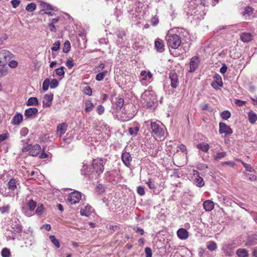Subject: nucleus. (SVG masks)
<instances>
[{"label": "nucleus", "instance_id": "nucleus-1", "mask_svg": "<svg viewBox=\"0 0 257 257\" xmlns=\"http://www.w3.org/2000/svg\"><path fill=\"white\" fill-rule=\"evenodd\" d=\"M188 8L187 15L188 16H192L193 20L198 21L204 18L206 14L204 10H203L201 6L196 5L194 1L189 2Z\"/></svg>", "mask_w": 257, "mask_h": 257}, {"label": "nucleus", "instance_id": "nucleus-2", "mask_svg": "<svg viewBox=\"0 0 257 257\" xmlns=\"http://www.w3.org/2000/svg\"><path fill=\"white\" fill-rule=\"evenodd\" d=\"M147 126H150V132L159 137H164L167 132L165 126L159 120L153 121L149 120L145 122Z\"/></svg>", "mask_w": 257, "mask_h": 257}, {"label": "nucleus", "instance_id": "nucleus-3", "mask_svg": "<svg viewBox=\"0 0 257 257\" xmlns=\"http://www.w3.org/2000/svg\"><path fill=\"white\" fill-rule=\"evenodd\" d=\"M141 100L144 106L147 107H152L157 101L155 92L152 90L145 91L142 94Z\"/></svg>", "mask_w": 257, "mask_h": 257}, {"label": "nucleus", "instance_id": "nucleus-4", "mask_svg": "<svg viewBox=\"0 0 257 257\" xmlns=\"http://www.w3.org/2000/svg\"><path fill=\"white\" fill-rule=\"evenodd\" d=\"M166 40L168 47L175 49L178 48L181 43L180 37L177 34H168L166 36Z\"/></svg>", "mask_w": 257, "mask_h": 257}, {"label": "nucleus", "instance_id": "nucleus-5", "mask_svg": "<svg viewBox=\"0 0 257 257\" xmlns=\"http://www.w3.org/2000/svg\"><path fill=\"white\" fill-rule=\"evenodd\" d=\"M14 55L9 51L3 50L0 51V64L7 65V63L13 58Z\"/></svg>", "mask_w": 257, "mask_h": 257}, {"label": "nucleus", "instance_id": "nucleus-6", "mask_svg": "<svg viewBox=\"0 0 257 257\" xmlns=\"http://www.w3.org/2000/svg\"><path fill=\"white\" fill-rule=\"evenodd\" d=\"M133 108L134 105L133 104L128 105L127 106H126V105H125L124 108L123 109V112L125 115V116L123 117L124 121L128 120L134 117L136 113L134 110L133 111L131 110Z\"/></svg>", "mask_w": 257, "mask_h": 257}, {"label": "nucleus", "instance_id": "nucleus-7", "mask_svg": "<svg viewBox=\"0 0 257 257\" xmlns=\"http://www.w3.org/2000/svg\"><path fill=\"white\" fill-rule=\"evenodd\" d=\"M92 166L96 173L99 175L102 173L104 170L103 160L99 158L94 159L92 162Z\"/></svg>", "mask_w": 257, "mask_h": 257}, {"label": "nucleus", "instance_id": "nucleus-8", "mask_svg": "<svg viewBox=\"0 0 257 257\" xmlns=\"http://www.w3.org/2000/svg\"><path fill=\"white\" fill-rule=\"evenodd\" d=\"M81 198V195L80 192L74 191L69 194L67 200L71 204H75L79 202Z\"/></svg>", "mask_w": 257, "mask_h": 257}, {"label": "nucleus", "instance_id": "nucleus-9", "mask_svg": "<svg viewBox=\"0 0 257 257\" xmlns=\"http://www.w3.org/2000/svg\"><path fill=\"white\" fill-rule=\"evenodd\" d=\"M219 132L220 134H224L226 136L230 135L233 133L230 126L224 122L219 123Z\"/></svg>", "mask_w": 257, "mask_h": 257}, {"label": "nucleus", "instance_id": "nucleus-10", "mask_svg": "<svg viewBox=\"0 0 257 257\" xmlns=\"http://www.w3.org/2000/svg\"><path fill=\"white\" fill-rule=\"evenodd\" d=\"M200 63V60L197 56L193 57L190 62V69L189 72L190 73L194 72L197 69L199 64Z\"/></svg>", "mask_w": 257, "mask_h": 257}, {"label": "nucleus", "instance_id": "nucleus-11", "mask_svg": "<svg viewBox=\"0 0 257 257\" xmlns=\"http://www.w3.org/2000/svg\"><path fill=\"white\" fill-rule=\"evenodd\" d=\"M121 158L125 166L130 167L132 161V157L131 154L127 152H123L121 154Z\"/></svg>", "mask_w": 257, "mask_h": 257}, {"label": "nucleus", "instance_id": "nucleus-12", "mask_svg": "<svg viewBox=\"0 0 257 257\" xmlns=\"http://www.w3.org/2000/svg\"><path fill=\"white\" fill-rule=\"evenodd\" d=\"M193 175L195 177L194 182L196 186L198 187H203L204 185V182L203 178L199 176L198 172L194 170Z\"/></svg>", "mask_w": 257, "mask_h": 257}, {"label": "nucleus", "instance_id": "nucleus-13", "mask_svg": "<svg viewBox=\"0 0 257 257\" xmlns=\"http://www.w3.org/2000/svg\"><path fill=\"white\" fill-rule=\"evenodd\" d=\"M38 110L36 107H30L27 109L24 113L25 117L26 118H33L37 114Z\"/></svg>", "mask_w": 257, "mask_h": 257}, {"label": "nucleus", "instance_id": "nucleus-14", "mask_svg": "<svg viewBox=\"0 0 257 257\" xmlns=\"http://www.w3.org/2000/svg\"><path fill=\"white\" fill-rule=\"evenodd\" d=\"M53 99V94L50 93V94H46L44 96L43 100V105L45 107H50L52 104V102Z\"/></svg>", "mask_w": 257, "mask_h": 257}, {"label": "nucleus", "instance_id": "nucleus-15", "mask_svg": "<svg viewBox=\"0 0 257 257\" xmlns=\"http://www.w3.org/2000/svg\"><path fill=\"white\" fill-rule=\"evenodd\" d=\"M256 244H257V235L253 234L248 236L245 242V245L251 246Z\"/></svg>", "mask_w": 257, "mask_h": 257}, {"label": "nucleus", "instance_id": "nucleus-16", "mask_svg": "<svg viewBox=\"0 0 257 257\" xmlns=\"http://www.w3.org/2000/svg\"><path fill=\"white\" fill-rule=\"evenodd\" d=\"M177 235L179 239L185 240L189 237V232L186 229L181 228L177 231Z\"/></svg>", "mask_w": 257, "mask_h": 257}, {"label": "nucleus", "instance_id": "nucleus-17", "mask_svg": "<svg viewBox=\"0 0 257 257\" xmlns=\"http://www.w3.org/2000/svg\"><path fill=\"white\" fill-rule=\"evenodd\" d=\"M124 100L122 98L118 96L115 98V101L112 103L113 107L116 110H120L123 106Z\"/></svg>", "mask_w": 257, "mask_h": 257}, {"label": "nucleus", "instance_id": "nucleus-18", "mask_svg": "<svg viewBox=\"0 0 257 257\" xmlns=\"http://www.w3.org/2000/svg\"><path fill=\"white\" fill-rule=\"evenodd\" d=\"M169 78L171 80V86L173 88H176L178 85V78L177 74L174 72H171Z\"/></svg>", "mask_w": 257, "mask_h": 257}, {"label": "nucleus", "instance_id": "nucleus-19", "mask_svg": "<svg viewBox=\"0 0 257 257\" xmlns=\"http://www.w3.org/2000/svg\"><path fill=\"white\" fill-rule=\"evenodd\" d=\"M142 81H147V82H151L152 80V74L150 71H142L141 73Z\"/></svg>", "mask_w": 257, "mask_h": 257}, {"label": "nucleus", "instance_id": "nucleus-20", "mask_svg": "<svg viewBox=\"0 0 257 257\" xmlns=\"http://www.w3.org/2000/svg\"><path fill=\"white\" fill-rule=\"evenodd\" d=\"M41 150V146L38 144H35L32 146L29 154L32 156L36 157L40 154Z\"/></svg>", "mask_w": 257, "mask_h": 257}, {"label": "nucleus", "instance_id": "nucleus-21", "mask_svg": "<svg viewBox=\"0 0 257 257\" xmlns=\"http://www.w3.org/2000/svg\"><path fill=\"white\" fill-rule=\"evenodd\" d=\"M67 124L65 123L59 124L57 127V133L60 136L64 135L67 130Z\"/></svg>", "mask_w": 257, "mask_h": 257}, {"label": "nucleus", "instance_id": "nucleus-22", "mask_svg": "<svg viewBox=\"0 0 257 257\" xmlns=\"http://www.w3.org/2000/svg\"><path fill=\"white\" fill-rule=\"evenodd\" d=\"M93 211V209L92 208V207L91 206L87 205L84 208L81 209L80 213L82 215L88 216L91 214V213Z\"/></svg>", "mask_w": 257, "mask_h": 257}, {"label": "nucleus", "instance_id": "nucleus-23", "mask_svg": "<svg viewBox=\"0 0 257 257\" xmlns=\"http://www.w3.org/2000/svg\"><path fill=\"white\" fill-rule=\"evenodd\" d=\"M19 185L18 181L14 179H11L8 183V187L9 189L14 191L17 188V186Z\"/></svg>", "mask_w": 257, "mask_h": 257}, {"label": "nucleus", "instance_id": "nucleus-24", "mask_svg": "<svg viewBox=\"0 0 257 257\" xmlns=\"http://www.w3.org/2000/svg\"><path fill=\"white\" fill-rule=\"evenodd\" d=\"M155 48L157 51L160 52H162L164 51V45L163 41L160 39H157L155 42Z\"/></svg>", "mask_w": 257, "mask_h": 257}, {"label": "nucleus", "instance_id": "nucleus-25", "mask_svg": "<svg viewBox=\"0 0 257 257\" xmlns=\"http://www.w3.org/2000/svg\"><path fill=\"white\" fill-rule=\"evenodd\" d=\"M222 250L226 255L231 256L233 254V251L230 245L225 244L223 246Z\"/></svg>", "mask_w": 257, "mask_h": 257}, {"label": "nucleus", "instance_id": "nucleus-26", "mask_svg": "<svg viewBox=\"0 0 257 257\" xmlns=\"http://www.w3.org/2000/svg\"><path fill=\"white\" fill-rule=\"evenodd\" d=\"M214 79L215 82H213L212 83V86L213 87H214V88L216 87L215 84H217V85H218L219 86H222L223 83H222V78L219 74H215V75L214 76Z\"/></svg>", "mask_w": 257, "mask_h": 257}, {"label": "nucleus", "instance_id": "nucleus-27", "mask_svg": "<svg viewBox=\"0 0 257 257\" xmlns=\"http://www.w3.org/2000/svg\"><path fill=\"white\" fill-rule=\"evenodd\" d=\"M252 37L253 36L249 33H243L240 35V39L243 42H248Z\"/></svg>", "mask_w": 257, "mask_h": 257}, {"label": "nucleus", "instance_id": "nucleus-28", "mask_svg": "<svg viewBox=\"0 0 257 257\" xmlns=\"http://www.w3.org/2000/svg\"><path fill=\"white\" fill-rule=\"evenodd\" d=\"M85 111L86 112H89L91 111L93 108L94 105L90 99H87L85 101Z\"/></svg>", "mask_w": 257, "mask_h": 257}, {"label": "nucleus", "instance_id": "nucleus-29", "mask_svg": "<svg viewBox=\"0 0 257 257\" xmlns=\"http://www.w3.org/2000/svg\"><path fill=\"white\" fill-rule=\"evenodd\" d=\"M203 207L205 210L209 211L213 209L214 203L212 201L208 200L204 202Z\"/></svg>", "mask_w": 257, "mask_h": 257}, {"label": "nucleus", "instance_id": "nucleus-30", "mask_svg": "<svg viewBox=\"0 0 257 257\" xmlns=\"http://www.w3.org/2000/svg\"><path fill=\"white\" fill-rule=\"evenodd\" d=\"M248 117L249 122L254 124L257 120V114L252 111L248 113Z\"/></svg>", "mask_w": 257, "mask_h": 257}, {"label": "nucleus", "instance_id": "nucleus-31", "mask_svg": "<svg viewBox=\"0 0 257 257\" xmlns=\"http://www.w3.org/2000/svg\"><path fill=\"white\" fill-rule=\"evenodd\" d=\"M236 254L238 257H248V252L245 248H239L236 250Z\"/></svg>", "mask_w": 257, "mask_h": 257}, {"label": "nucleus", "instance_id": "nucleus-32", "mask_svg": "<svg viewBox=\"0 0 257 257\" xmlns=\"http://www.w3.org/2000/svg\"><path fill=\"white\" fill-rule=\"evenodd\" d=\"M8 67L6 65L0 64V77L5 76L8 73Z\"/></svg>", "mask_w": 257, "mask_h": 257}, {"label": "nucleus", "instance_id": "nucleus-33", "mask_svg": "<svg viewBox=\"0 0 257 257\" xmlns=\"http://www.w3.org/2000/svg\"><path fill=\"white\" fill-rule=\"evenodd\" d=\"M23 116L21 114H16L13 119V123L14 124H19L22 122Z\"/></svg>", "mask_w": 257, "mask_h": 257}, {"label": "nucleus", "instance_id": "nucleus-34", "mask_svg": "<svg viewBox=\"0 0 257 257\" xmlns=\"http://www.w3.org/2000/svg\"><path fill=\"white\" fill-rule=\"evenodd\" d=\"M15 234L16 233L12 230L8 229L5 233V235L7 240H10L11 239L14 240L15 238Z\"/></svg>", "mask_w": 257, "mask_h": 257}, {"label": "nucleus", "instance_id": "nucleus-35", "mask_svg": "<svg viewBox=\"0 0 257 257\" xmlns=\"http://www.w3.org/2000/svg\"><path fill=\"white\" fill-rule=\"evenodd\" d=\"M140 130L139 126H131L128 128V132L131 135L136 136Z\"/></svg>", "mask_w": 257, "mask_h": 257}, {"label": "nucleus", "instance_id": "nucleus-36", "mask_svg": "<svg viewBox=\"0 0 257 257\" xmlns=\"http://www.w3.org/2000/svg\"><path fill=\"white\" fill-rule=\"evenodd\" d=\"M197 148L201 150V151L207 152L209 150V146L208 144L204 143H200L197 145Z\"/></svg>", "mask_w": 257, "mask_h": 257}, {"label": "nucleus", "instance_id": "nucleus-37", "mask_svg": "<svg viewBox=\"0 0 257 257\" xmlns=\"http://www.w3.org/2000/svg\"><path fill=\"white\" fill-rule=\"evenodd\" d=\"M107 73V70H105L101 72H99L96 75L95 79L98 81L102 80L104 79V78L106 76Z\"/></svg>", "mask_w": 257, "mask_h": 257}, {"label": "nucleus", "instance_id": "nucleus-38", "mask_svg": "<svg viewBox=\"0 0 257 257\" xmlns=\"http://www.w3.org/2000/svg\"><path fill=\"white\" fill-rule=\"evenodd\" d=\"M28 106L38 104V100L36 97H32L28 99L26 103Z\"/></svg>", "mask_w": 257, "mask_h": 257}, {"label": "nucleus", "instance_id": "nucleus-39", "mask_svg": "<svg viewBox=\"0 0 257 257\" xmlns=\"http://www.w3.org/2000/svg\"><path fill=\"white\" fill-rule=\"evenodd\" d=\"M10 210V206L9 204L4 205L0 207V212L2 214L9 213Z\"/></svg>", "mask_w": 257, "mask_h": 257}, {"label": "nucleus", "instance_id": "nucleus-40", "mask_svg": "<svg viewBox=\"0 0 257 257\" xmlns=\"http://www.w3.org/2000/svg\"><path fill=\"white\" fill-rule=\"evenodd\" d=\"M51 242L55 245L57 248L60 247V243L58 239H57L54 235H50L49 237Z\"/></svg>", "mask_w": 257, "mask_h": 257}, {"label": "nucleus", "instance_id": "nucleus-41", "mask_svg": "<svg viewBox=\"0 0 257 257\" xmlns=\"http://www.w3.org/2000/svg\"><path fill=\"white\" fill-rule=\"evenodd\" d=\"M36 9V5L35 3H31L28 4L26 8V10L28 12H32Z\"/></svg>", "mask_w": 257, "mask_h": 257}, {"label": "nucleus", "instance_id": "nucleus-42", "mask_svg": "<svg viewBox=\"0 0 257 257\" xmlns=\"http://www.w3.org/2000/svg\"><path fill=\"white\" fill-rule=\"evenodd\" d=\"M207 248L211 251H213L216 249L217 245L214 241H210L207 245Z\"/></svg>", "mask_w": 257, "mask_h": 257}, {"label": "nucleus", "instance_id": "nucleus-43", "mask_svg": "<svg viewBox=\"0 0 257 257\" xmlns=\"http://www.w3.org/2000/svg\"><path fill=\"white\" fill-rule=\"evenodd\" d=\"M27 205L30 210H34L36 206V203L33 200H30L27 203Z\"/></svg>", "mask_w": 257, "mask_h": 257}, {"label": "nucleus", "instance_id": "nucleus-44", "mask_svg": "<svg viewBox=\"0 0 257 257\" xmlns=\"http://www.w3.org/2000/svg\"><path fill=\"white\" fill-rule=\"evenodd\" d=\"M88 170V165L84 164L82 166L81 170V174H83L85 176H88L89 171Z\"/></svg>", "mask_w": 257, "mask_h": 257}, {"label": "nucleus", "instance_id": "nucleus-45", "mask_svg": "<svg viewBox=\"0 0 257 257\" xmlns=\"http://www.w3.org/2000/svg\"><path fill=\"white\" fill-rule=\"evenodd\" d=\"M241 164L243 166V167L245 168L246 171H249V172H254V169L253 167L251 166L250 164H247L244 163V162H241Z\"/></svg>", "mask_w": 257, "mask_h": 257}, {"label": "nucleus", "instance_id": "nucleus-46", "mask_svg": "<svg viewBox=\"0 0 257 257\" xmlns=\"http://www.w3.org/2000/svg\"><path fill=\"white\" fill-rule=\"evenodd\" d=\"M253 11V9L251 7H246L244 9V11L243 12V15H247L248 16H250Z\"/></svg>", "mask_w": 257, "mask_h": 257}, {"label": "nucleus", "instance_id": "nucleus-47", "mask_svg": "<svg viewBox=\"0 0 257 257\" xmlns=\"http://www.w3.org/2000/svg\"><path fill=\"white\" fill-rule=\"evenodd\" d=\"M64 67L62 66L59 68H57L55 70L56 73L59 76H64L65 72L64 71Z\"/></svg>", "mask_w": 257, "mask_h": 257}, {"label": "nucleus", "instance_id": "nucleus-48", "mask_svg": "<svg viewBox=\"0 0 257 257\" xmlns=\"http://www.w3.org/2000/svg\"><path fill=\"white\" fill-rule=\"evenodd\" d=\"M50 80L48 78L46 79L43 82V89L44 91H47L49 88Z\"/></svg>", "mask_w": 257, "mask_h": 257}, {"label": "nucleus", "instance_id": "nucleus-49", "mask_svg": "<svg viewBox=\"0 0 257 257\" xmlns=\"http://www.w3.org/2000/svg\"><path fill=\"white\" fill-rule=\"evenodd\" d=\"M59 84L58 81L57 80L55 79H52L51 81H50V87L51 88H55L58 86Z\"/></svg>", "mask_w": 257, "mask_h": 257}, {"label": "nucleus", "instance_id": "nucleus-50", "mask_svg": "<svg viewBox=\"0 0 257 257\" xmlns=\"http://www.w3.org/2000/svg\"><path fill=\"white\" fill-rule=\"evenodd\" d=\"M231 116L230 113L229 111H223L221 113V117L223 119H227Z\"/></svg>", "mask_w": 257, "mask_h": 257}, {"label": "nucleus", "instance_id": "nucleus-51", "mask_svg": "<svg viewBox=\"0 0 257 257\" xmlns=\"http://www.w3.org/2000/svg\"><path fill=\"white\" fill-rule=\"evenodd\" d=\"M70 43L69 41H66L64 44L63 52L64 53H67L70 51Z\"/></svg>", "mask_w": 257, "mask_h": 257}, {"label": "nucleus", "instance_id": "nucleus-52", "mask_svg": "<svg viewBox=\"0 0 257 257\" xmlns=\"http://www.w3.org/2000/svg\"><path fill=\"white\" fill-rule=\"evenodd\" d=\"M133 230L137 233L140 234L141 235H143L145 231L143 229L139 226H135L134 227Z\"/></svg>", "mask_w": 257, "mask_h": 257}, {"label": "nucleus", "instance_id": "nucleus-53", "mask_svg": "<svg viewBox=\"0 0 257 257\" xmlns=\"http://www.w3.org/2000/svg\"><path fill=\"white\" fill-rule=\"evenodd\" d=\"M226 156V152H219L215 156V160H220L223 158H224Z\"/></svg>", "mask_w": 257, "mask_h": 257}, {"label": "nucleus", "instance_id": "nucleus-54", "mask_svg": "<svg viewBox=\"0 0 257 257\" xmlns=\"http://www.w3.org/2000/svg\"><path fill=\"white\" fill-rule=\"evenodd\" d=\"M83 93L87 95L91 96L92 95V89L89 86H87L83 89Z\"/></svg>", "mask_w": 257, "mask_h": 257}, {"label": "nucleus", "instance_id": "nucleus-55", "mask_svg": "<svg viewBox=\"0 0 257 257\" xmlns=\"http://www.w3.org/2000/svg\"><path fill=\"white\" fill-rule=\"evenodd\" d=\"M44 210V207L43 205L42 204H41L40 205H39L37 207V208L36 210V214H37L38 215H41Z\"/></svg>", "mask_w": 257, "mask_h": 257}, {"label": "nucleus", "instance_id": "nucleus-56", "mask_svg": "<svg viewBox=\"0 0 257 257\" xmlns=\"http://www.w3.org/2000/svg\"><path fill=\"white\" fill-rule=\"evenodd\" d=\"M10 254V250L7 248L3 249L2 251V255L3 257H9Z\"/></svg>", "mask_w": 257, "mask_h": 257}, {"label": "nucleus", "instance_id": "nucleus-57", "mask_svg": "<svg viewBox=\"0 0 257 257\" xmlns=\"http://www.w3.org/2000/svg\"><path fill=\"white\" fill-rule=\"evenodd\" d=\"M60 45V42L57 41L53 44V47L51 48V50L54 51H56L59 49Z\"/></svg>", "mask_w": 257, "mask_h": 257}, {"label": "nucleus", "instance_id": "nucleus-58", "mask_svg": "<svg viewBox=\"0 0 257 257\" xmlns=\"http://www.w3.org/2000/svg\"><path fill=\"white\" fill-rule=\"evenodd\" d=\"M147 184L150 189H154L156 187V183L154 181H151L150 180L147 182Z\"/></svg>", "mask_w": 257, "mask_h": 257}, {"label": "nucleus", "instance_id": "nucleus-59", "mask_svg": "<svg viewBox=\"0 0 257 257\" xmlns=\"http://www.w3.org/2000/svg\"><path fill=\"white\" fill-rule=\"evenodd\" d=\"M137 192L141 196H143V195H145V191L144 187H142L141 186L138 187H137Z\"/></svg>", "mask_w": 257, "mask_h": 257}, {"label": "nucleus", "instance_id": "nucleus-60", "mask_svg": "<svg viewBox=\"0 0 257 257\" xmlns=\"http://www.w3.org/2000/svg\"><path fill=\"white\" fill-rule=\"evenodd\" d=\"M41 6L42 7L45 9L44 10H43V11L44 10H55V9L54 8H53L51 6H50V5H48V4H45V3H43L41 4Z\"/></svg>", "mask_w": 257, "mask_h": 257}, {"label": "nucleus", "instance_id": "nucleus-61", "mask_svg": "<svg viewBox=\"0 0 257 257\" xmlns=\"http://www.w3.org/2000/svg\"><path fill=\"white\" fill-rule=\"evenodd\" d=\"M146 253V257H152V252L151 248L146 247L145 250Z\"/></svg>", "mask_w": 257, "mask_h": 257}, {"label": "nucleus", "instance_id": "nucleus-62", "mask_svg": "<svg viewBox=\"0 0 257 257\" xmlns=\"http://www.w3.org/2000/svg\"><path fill=\"white\" fill-rule=\"evenodd\" d=\"M18 62L15 60H12L9 62V66L11 68H15L18 66Z\"/></svg>", "mask_w": 257, "mask_h": 257}, {"label": "nucleus", "instance_id": "nucleus-63", "mask_svg": "<svg viewBox=\"0 0 257 257\" xmlns=\"http://www.w3.org/2000/svg\"><path fill=\"white\" fill-rule=\"evenodd\" d=\"M11 4L14 8H16L19 6L20 4V1L19 0H12L11 2Z\"/></svg>", "mask_w": 257, "mask_h": 257}, {"label": "nucleus", "instance_id": "nucleus-64", "mask_svg": "<svg viewBox=\"0 0 257 257\" xmlns=\"http://www.w3.org/2000/svg\"><path fill=\"white\" fill-rule=\"evenodd\" d=\"M28 133V130L27 128L23 127L20 131V134L22 136L25 137Z\"/></svg>", "mask_w": 257, "mask_h": 257}]
</instances>
